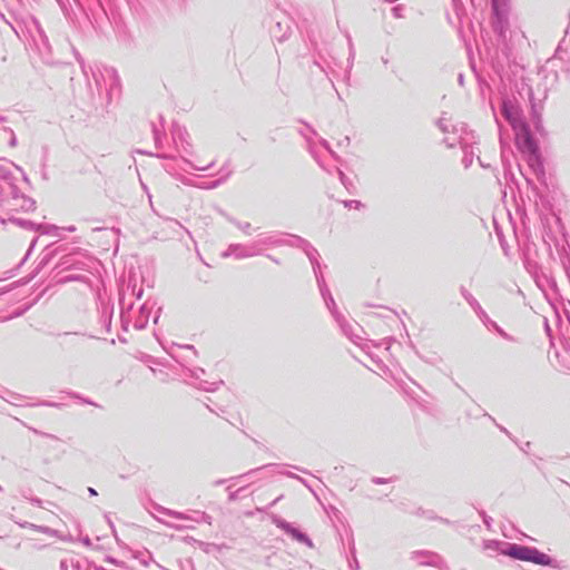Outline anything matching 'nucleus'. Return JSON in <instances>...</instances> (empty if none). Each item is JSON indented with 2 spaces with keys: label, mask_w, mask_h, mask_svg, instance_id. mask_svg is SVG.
<instances>
[{
  "label": "nucleus",
  "mask_w": 570,
  "mask_h": 570,
  "mask_svg": "<svg viewBox=\"0 0 570 570\" xmlns=\"http://www.w3.org/2000/svg\"><path fill=\"white\" fill-rule=\"evenodd\" d=\"M504 554L521 561L532 562L540 566H550L552 563V559L540 552L535 548L511 544L507 550H504Z\"/></svg>",
  "instance_id": "obj_1"
}]
</instances>
